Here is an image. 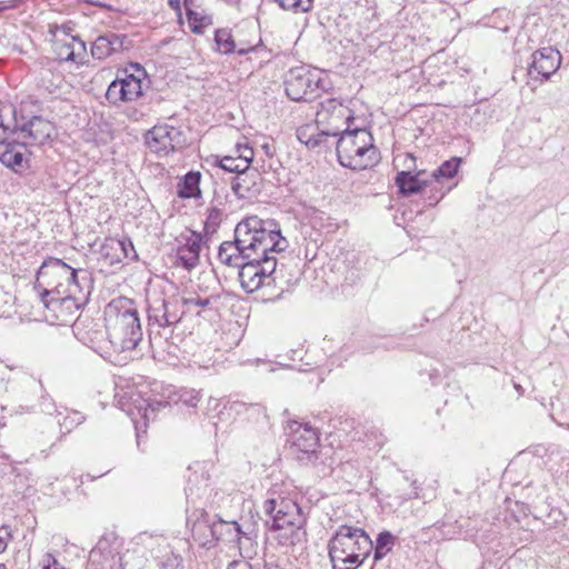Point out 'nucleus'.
I'll list each match as a JSON object with an SVG mask.
<instances>
[{
  "label": "nucleus",
  "mask_w": 569,
  "mask_h": 569,
  "mask_svg": "<svg viewBox=\"0 0 569 569\" xmlns=\"http://www.w3.org/2000/svg\"><path fill=\"white\" fill-rule=\"evenodd\" d=\"M286 250L288 241L271 220L257 216L242 219L234 229V241H224L218 251L219 260L230 267H239L247 258L254 260L257 249Z\"/></svg>",
  "instance_id": "obj_1"
},
{
  "label": "nucleus",
  "mask_w": 569,
  "mask_h": 569,
  "mask_svg": "<svg viewBox=\"0 0 569 569\" xmlns=\"http://www.w3.org/2000/svg\"><path fill=\"white\" fill-rule=\"evenodd\" d=\"M108 339L114 352L132 353L142 340L138 310L132 300L121 298L109 306ZM132 358L131 355L124 359Z\"/></svg>",
  "instance_id": "obj_2"
},
{
  "label": "nucleus",
  "mask_w": 569,
  "mask_h": 569,
  "mask_svg": "<svg viewBox=\"0 0 569 569\" xmlns=\"http://www.w3.org/2000/svg\"><path fill=\"white\" fill-rule=\"evenodd\" d=\"M373 542L361 528L342 525L328 542L332 569H358L369 557Z\"/></svg>",
  "instance_id": "obj_3"
},
{
  "label": "nucleus",
  "mask_w": 569,
  "mask_h": 569,
  "mask_svg": "<svg viewBox=\"0 0 569 569\" xmlns=\"http://www.w3.org/2000/svg\"><path fill=\"white\" fill-rule=\"evenodd\" d=\"M339 136L336 150L342 167L365 170L379 162V150L373 144V138L368 130H350L349 127H346Z\"/></svg>",
  "instance_id": "obj_4"
},
{
  "label": "nucleus",
  "mask_w": 569,
  "mask_h": 569,
  "mask_svg": "<svg viewBox=\"0 0 569 569\" xmlns=\"http://www.w3.org/2000/svg\"><path fill=\"white\" fill-rule=\"evenodd\" d=\"M284 250H263L257 249L253 253L254 260L247 258L239 271L241 287L247 292H254L261 287H277L281 280V270L277 269L278 261L273 253H280Z\"/></svg>",
  "instance_id": "obj_5"
},
{
  "label": "nucleus",
  "mask_w": 569,
  "mask_h": 569,
  "mask_svg": "<svg viewBox=\"0 0 569 569\" xmlns=\"http://www.w3.org/2000/svg\"><path fill=\"white\" fill-rule=\"evenodd\" d=\"M78 270L57 258L46 260L37 272L34 288L41 290V299L73 291V287H83Z\"/></svg>",
  "instance_id": "obj_6"
},
{
  "label": "nucleus",
  "mask_w": 569,
  "mask_h": 569,
  "mask_svg": "<svg viewBox=\"0 0 569 569\" xmlns=\"http://www.w3.org/2000/svg\"><path fill=\"white\" fill-rule=\"evenodd\" d=\"M184 315L181 300L176 296L154 292L148 298V321L150 327V341L162 337L168 340L171 328L179 323Z\"/></svg>",
  "instance_id": "obj_7"
},
{
  "label": "nucleus",
  "mask_w": 569,
  "mask_h": 569,
  "mask_svg": "<svg viewBox=\"0 0 569 569\" xmlns=\"http://www.w3.org/2000/svg\"><path fill=\"white\" fill-rule=\"evenodd\" d=\"M353 119L352 111L337 99H327L320 102L316 113V123L321 127V132L317 138L309 137L303 140L306 136L305 130L298 131V138L308 147H317L321 143L320 138L323 136H339L343 132L346 127H349V121Z\"/></svg>",
  "instance_id": "obj_8"
},
{
  "label": "nucleus",
  "mask_w": 569,
  "mask_h": 569,
  "mask_svg": "<svg viewBox=\"0 0 569 569\" xmlns=\"http://www.w3.org/2000/svg\"><path fill=\"white\" fill-rule=\"evenodd\" d=\"M121 541L113 535L102 537L89 553V566L92 569H126L129 557L138 549L121 555Z\"/></svg>",
  "instance_id": "obj_9"
},
{
  "label": "nucleus",
  "mask_w": 569,
  "mask_h": 569,
  "mask_svg": "<svg viewBox=\"0 0 569 569\" xmlns=\"http://www.w3.org/2000/svg\"><path fill=\"white\" fill-rule=\"evenodd\" d=\"M144 143L152 153L163 158L184 148L187 139L180 127L163 122L146 132Z\"/></svg>",
  "instance_id": "obj_10"
},
{
  "label": "nucleus",
  "mask_w": 569,
  "mask_h": 569,
  "mask_svg": "<svg viewBox=\"0 0 569 569\" xmlns=\"http://www.w3.org/2000/svg\"><path fill=\"white\" fill-rule=\"evenodd\" d=\"M286 94L292 101H308L318 97L322 88L318 73L306 66L291 68L284 76Z\"/></svg>",
  "instance_id": "obj_11"
},
{
  "label": "nucleus",
  "mask_w": 569,
  "mask_h": 569,
  "mask_svg": "<svg viewBox=\"0 0 569 569\" xmlns=\"http://www.w3.org/2000/svg\"><path fill=\"white\" fill-rule=\"evenodd\" d=\"M89 291L83 287H73L72 292L51 296L41 299L43 306L52 312V317L60 323H68L72 320L74 313L87 302Z\"/></svg>",
  "instance_id": "obj_12"
},
{
  "label": "nucleus",
  "mask_w": 569,
  "mask_h": 569,
  "mask_svg": "<svg viewBox=\"0 0 569 569\" xmlns=\"http://www.w3.org/2000/svg\"><path fill=\"white\" fill-rule=\"evenodd\" d=\"M14 121L13 134L17 136L18 140L22 141V144L41 146L47 142L54 132L53 124L39 116H33L29 120H24L23 118L19 120L16 117Z\"/></svg>",
  "instance_id": "obj_13"
},
{
  "label": "nucleus",
  "mask_w": 569,
  "mask_h": 569,
  "mask_svg": "<svg viewBox=\"0 0 569 569\" xmlns=\"http://www.w3.org/2000/svg\"><path fill=\"white\" fill-rule=\"evenodd\" d=\"M261 510L269 517L266 520V525L271 530L277 527H283V525L296 520V518L305 516L298 503L280 496L267 498L262 503Z\"/></svg>",
  "instance_id": "obj_14"
},
{
  "label": "nucleus",
  "mask_w": 569,
  "mask_h": 569,
  "mask_svg": "<svg viewBox=\"0 0 569 569\" xmlns=\"http://www.w3.org/2000/svg\"><path fill=\"white\" fill-rule=\"evenodd\" d=\"M561 53L551 48H541L532 53V61L529 66V74L541 77L542 79H549L561 64Z\"/></svg>",
  "instance_id": "obj_15"
},
{
  "label": "nucleus",
  "mask_w": 569,
  "mask_h": 569,
  "mask_svg": "<svg viewBox=\"0 0 569 569\" xmlns=\"http://www.w3.org/2000/svg\"><path fill=\"white\" fill-rule=\"evenodd\" d=\"M262 182L263 178L257 169H244L233 178L231 189L239 199L251 200L260 194Z\"/></svg>",
  "instance_id": "obj_16"
},
{
  "label": "nucleus",
  "mask_w": 569,
  "mask_h": 569,
  "mask_svg": "<svg viewBox=\"0 0 569 569\" xmlns=\"http://www.w3.org/2000/svg\"><path fill=\"white\" fill-rule=\"evenodd\" d=\"M291 430V442L298 451L311 457L316 453L319 446V436L315 428L308 423L291 421L289 425Z\"/></svg>",
  "instance_id": "obj_17"
},
{
  "label": "nucleus",
  "mask_w": 569,
  "mask_h": 569,
  "mask_svg": "<svg viewBox=\"0 0 569 569\" xmlns=\"http://www.w3.org/2000/svg\"><path fill=\"white\" fill-rule=\"evenodd\" d=\"M184 243L178 247L176 257L180 266L190 270L199 262L202 236L198 232L191 231L187 237H184Z\"/></svg>",
  "instance_id": "obj_18"
},
{
  "label": "nucleus",
  "mask_w": 569,
  "mask_h": 569,
  "mask_svg": "<svg viewBox=\"0 0 569 569\" xmlns=\"http://www.w3.org/2000/svg\"><path fill=\"white\" fill-rule=\"evenodd\" d=\"M306 517H298L283 527H277L273 530L278 531L277 540L283 547H296L303 545L307 539V532L305 529Z\"/></svg>",
  "instance_id": "obj_19"
},
{
  "label": "nucleus",
  "mask_w": 569,
  "mask_h": 569,
  "mask_svg": "<svg viewBox=\"0 0 569 569\" xmlns=\"http://www.w3.org/2000/svg\"><path fill=\"white\" fill-rule=\"evenodd\" d=\"M21 140L17 138L11 142L0 143V161L6 167L12 169L14 172H21L24 166V148Z\"/></svg>",
  "instance_id": "obj_20"
},
{
  "label": "nucleus",
  "mask_w": 569,
  "mask_h": 569,
  "mask_svg": "<svg viewBox=\"0 0 569 569\" xmlns=\"http://www.w3.org/2000/svg\"><path fill=\"white\" fill-rule=\"evenodd\" d=\"M124 38V36H120L113 32L99 36L91 47L92 57L102 60L112 53L120 51L123 48Z\"/></svg>",
  "instance_id": "obj_21"
},
{
  "label": "nucleus",
  "mask_w": 569,
  "mask_h": 569,
  "mask_svg": "<svg viewBox=\"0 0 569 569\" xmlns=\"http://www.w3.org/2000/svg\"><path fill=\"white\" fill-rule=\"evenodd\" d=\"M54 51L60 60L74 61L77 56L86 51V44L78 37L57 39L54 41Z\"/></svg>",
  "instance_id": "obj_22"
},
{
  "label": "nucleus",
  "mask_w": 569,
  "mask_h": 569,
  "mask_svg": "<svg viewBox=\"0 0 569 569\" xmlns=\"http://www.w3.org/2000/svg\"><path fill=\"white\" fill-rule=\"evenodd\" d=\"M423 171L411 173L409 171H400L396 177V184L402 194H415L427 186L428 181L421 179Z\"/></svg>",
  "instance_id": "obj_23"
},
{
  "label": "nucleus",
  "mask_w": 569,
  "mask_h": 569,
  "mask_svg": "<svg viewBox=\"0 0 569 569\" xmlns=\"http://www.w3.org/2000/svg\"><path fill=\"white\" fill-rule=\"evenodd\" d=\"M200 180L201 173L199 171L188 172L178 183V196L182 199L199 198L201 196Z\"/></svg>",
  "instance_id": "obj_24"
},
{
  "label": "nucleus",
  "mask_w": 569,
  "mask_h": 569,
  "mask_svg": "<svg viewBox=\"0 0 569 569\" xmlns=\"http://www.w3.org/2000/svg\"><path fill=\"white\" fill-rule=\"evenodd\" d=\"M234 530L238 548L243 559H252L258 553V542L249 533L243 532L237 522L231 523Z\"/></svg>",
  "instance_id": "obj_25"
},
{
  "label": "nucleus",
  "mask_w": 569,
  "mask_h": 569,
  "mask_svg": "<svg viewBox=\"0 0 569 569\" xmlns=\"http://www.w3.org/2000/svg\"><path fill=\"white\" fill-rule=\"evenodd\" d=\"M123 243L118 238H106L100 247V254L110 263H119L124 259Z\"/></svg>",
  "instance_id": "obj_26"
},
{
  "label": "nucleus",
  "mask_w": 569,
  "mask_h": 569,
  "mask_svg": "<svg viewBox=\"0 0 569 569\" xmlns=\"http://www.w3.org/2000/svg\"><path fill=\"white\" fill-rule=\"evenodd\" d=\"M460 163H461V158H458V157H455V158H451V159L445 161L438 169H436L431 173L432 179L436 182L440 183L445 179L453 178L458 172Z\"/></svg>",
  "instance_id": "obj_27"
},
{
  "label": "nucleus",
  "mask_w": 569,
  "mask_h": 569,
  "mask_svg": "<svg viewBox=\"0 0 569 569\" xmlns=\"http://www.w3.org/2000/svg\"><path fill=\"white\" fill-rule=\"evenodd\" d=\"M106 98L111 104H119L121 102H130L129 96L126 92L123 87V82H121V77L118 76L116 80H113L106 92Z\"/></svg>",
  "instance_id": "obj_28"
},
{
  "label": "nucleus",
  "mask_w": 569,
  "mask_h": 569,
  "mask_svg": "<svg viewBox=\"0 0 569 569\" xmlns=\"http://www.w3.org/2000/svg\"><path fill=\"white\" fill-rule=\"evenodd\" d=\"M395 545V537L389 531H382L378 535L376 546H375V553H373V560L375 562L381 560L393 547Z\"/></svg>",
  "instance_id": "obj_29"
},
{
  "label": "nucleus",
  "mask_w": 569,
  "mask_h": 569,
  "mask_svg": "<svg viewBox=\"0 0 569 569\" xmlns=\"http://www.w3.org/2000/svg\"><path fill=\"white\" fill-rule=\"evenodd\" d=\"M123 73L124 76L121 77V82H123L129 100L134 101L142 96L141 78L136 74H127L126 71Z\"/></svg>",
  "instance_id": "obj_30"
},
{
  "label": "nucleus",
  "mask_w": 569,
  "mask_h": 569,
  "mask_svg": "<svg viewBox=\"0 0 569 569\" xmlns=\"http://www.w3.org/2000/svg\"><path fill=\"white\" fill-rule=\"evenodd\" d=\"M217 49L223 54H229L236 51V44L228 29H218L214 34Z\"/></svg>",
  "instance_id": "obj_31"
},
{
  "label": "nucleus",
  "mask_w": 569,
  "mask_h": 569,
  "mask_svg": "<svg viewBox=\"0 0 569 569\" xmlns=\"http://www.w3.org/2000/svg\"><path fill=\"white\" fill-rule=\"evenodd\" d=\"M136 545L142 546L144 548H153L157 546L158 548H167L166 539L160 535H151L148 532H141L136 537Z\"/></svg>",
  "instance_id": "obj_32"
},
{
  "label": "nucleus",
  "mask_w": 569,
  "mask_h": 569,
  "mask_svg": "<svg viewBox=\"0 0 569 569\" xmlns=\"http://www.w3.org/2000/svg\"><path fill=\"white\" fill-rule=\"evenodd\" d=\"M223 212L219 208L212 207L208 209V216L204 221V230L207 233H212L217 230L222 221Z\"/></svg>",
  "instance_id": "obj_33"
},
{
  "label": "nucleus",
  "mask_w": 569,
  "mask_h": 569,
  "mask_svg": "<svg viewBox=\"0 0 569 569\" xmlns=\"http://www.w3.org/2000/svg\"><path fill=\"white\" fill-rule=\"evenodd\" d=\"M286 10L307 12L310 10L313 0H276Z\"/></svg>",
  "instance_id": "obj_34"
},
{
  "label": "nucleus",
  "mask_w": 569,
  "mask_h": 569,
  "mask_svg": "<svg viewBox=\"0 0 569 569\" xmlns=\"http://www.w3.org/2000/svg\"><path fill=\"white\" fill-rule=\"evenodd\" d=\"M237 160L239 161L241 168L250 169L249 166L253 159L254 151L248 144H237Z\"/></svg>",
  "instance_id": "obj_35"
},
{
  "label": "nucleus",
  "mask_w": 569,
  "mask_h": 569,
  "mask_svg": "<svg viewBox=\"0 0 569 569\" xmlns=\"http://www.w3.org/2000/svg\"><path fill=\"white\" fill-rule=\"evenodd\" d=\"M160 407H166L162 402L150 403L147 400H142L139 406H137L138 413L144 420L143 426H147V422L151 419V415L154 413L156 410H159Z\"/></svg>",
  "instance_id": "obj_36"
},
{
  "label": "nucleus",
  "mask_w": 569,
  "mask_h": 569,
  "mask_svg": "<svg viewBox=\"0 0 569 569\" xmlns=\"http://www.w3.org/2000/svg\"><path fill=\"white\" fill-rule=\"evenodd\" d=\"M159 569H182V558L173 552H167L159 562Z\"/></svg>",
  "instance_id": "obj_37"
},
{
  "label": "nucleus",
  "mask_w": 569,
  "mask_h": 569,
  "mask_svg": "<svg viewBox=\"0 0 569 569\" xmlns=\"http://www.w3.org/2000/svg\"><path fill=\"white\" fill-rule=\"evenodd\" d=\"M186 495H187V509H186V511H187V515H188L187 520L191 521L192 518L194 517L196 520L198 521L200 519V517H203L206 515L204 509L203 508L196 509L192 513H190V506L196 507V501H194V499L192 497L193 496L192 487H188L186 489Z\"/></svg>",
  "instance_id": "obj_38"
},
{
  "label": "nucleus",
  "mask_w": 569,
  "mask_h": 569,
  "mask_svg": "<svg viewBox=\"0 0 569 569\" xmlns=\"http://www.w3.org/2000/svg\"><path fill=\"white\" fill-rule=\"evenodd\" d=\"M219 167L226 171L236 172L237 174H239L241 171L244 170V168H241L239 161L237 160V156L236 157H233V156L222 157L219 160Z\"/></svg>",
  "instance_id": "obj_39"
},
{
  "label": "nucleus",
  "mask_w": 569,
  "mask_h": 569,
  "mask_svg": "<svg viewBox=\"0 0 569 569\" xmlns=\"http://www.w3.org/2000/svg\"><path fill=\"white\" fill-rule=\"evenodd\" d=\"M180 300H181L182 307L186 306L189 311H192L197 308L208 307L211 302L210 298H200V297L183 298Z\"/></svg>",
  "instance_id": "obj_40"
},
{
  "label": "nucleus",
  "mask_w": 569,
  "mask_h": 569,
  "mask_svg": "<svg viewBox=\"0 0 569 569\" xmlns=\"http://www.w3.org/2000/svg\"><path fill=\"white\" fill-rule=\"evenodd\" d=\"M199 400V392L196 390H183L179 396V401L187 407H197Z\"/></svg>",
  "instance_id": "obj_41"
},
{
  "label": "nucleus",
  "mask_w": 569,
  "mask_h": 569,
  "mask_svg": "<svg viewBox=\"0 0 569 569\" xmlns=\"http://www.w3.org/2000/svg\"><path fill=\"white\" fill-rule=\"evenodd\" d=\"M263 569H287V562L284 559H280L273 555L266 556Z\"/></svg>",
  "instance_id": "obj_42"
},
{
  "label": "nucleus",
  "mask_w": 569,
  "mask_h": 569,
  "mask_svg": "<svg viewBox=\"0 0 569 569\" xmlns=\"http://www.w3.org/2000/svg\"><path fill=\"white\" fill-rule=\"evenodd\" d=\"M402 166L406 168L403 171H409L411 173H416L417 167H416V158L411 153L405 154V160Z\"/></svg>",
  "instance_id": "obj_43"
},
{
  "label": "nucleus",
  "mask_w": 569,
  "mask_h": 569,
  "mask_svg": "<svg viewBox=\"0 0 569 569\" xmlns=\"http://www.w3.org/2000/svg\"><path fill=\"white\" fill-rule=\"evenodd\" d=\"M10 532L7 528H0V553L7 549Z\"/></svg>",
  "instance_id": "obj_44"
},
{
  "label": "nucleus",
  "mask_w": 569,
  "mask_h": 569,
  "mask_svg": "<svg viewBox=\"0 0 569 569\" xmlns=\"http://www.w3.org/2000/svg\"><path fill=\"white\" fill-rule=\"evenodd\" d=\"M228 569H252L251 566L242 560H233L229 563Z\"/></svg>",
  "instance_id": "obj_45"
},
{
  "label": "nucleus",
  "mask_w": 569,
  "mask_h": 569,
  "mask_svg": "<svg viewBox=\"0 0 569 569\" xmlns=\"http://www.w3.org/2000/svg\"><path fill=\"white\" fill-rule=\"evenodd\" d=\"M120 241L123 243L122 253H124V259L129 258L130 252L134 251L132 242L129 239H126V238L124 239H120Z\"/></svg>",
  "instance_id": "obj_46"
},
{
  "label": "nucleus",
  "mask_w": 569,
  "mask_h": 569,
  "mask_svg": "<svg viewBox=\"0 0 569 569\" xmlns=\"http://www.w3.org/2000/svg\"><path fill=\"white\" fill-rule=\"evenodd\" d=\"M261 150H262V151H263V153H264L267 157H269V158H271V157L273 156V148H272V146H271V144H269V143H263V144L261 146Z\"/></svg>",
  "instance_id": "obj_47"
},
{
  "label": "nucleus",
  "mask_w": 569,
  "mask_h": 569,
  "mask_svg": "<svg viewBox=\"0 0 569 569\" xmlns=\"http://www.w3.org/2000/svg\"><path fill=\"white\" fill-rule=\"evenodd\" d=\"M132 420L136 422L137 445L140 446V442H141L140 427H139L138 422L133 418H132Z\"/></svg>",
  "instance_id": "obj_48"
},
{
  "label": "nucleus",
  "mask_w": 569,
  "mask_h": 569,
  "mask_svg": "<svg viewBox=\"0 0 569 569\" xmlns=\"http://www.w3.org/2000/svg\"><path fill=\"white\" fill-rule=\"evenodd\" d=\"M187 17L189 20H197V13L187 7Z\"/></svg>",
  "instance_id": "obj_49"
},
{
  "label": "nucleus",
  "mask_w": 569,
  "mask_h": 569,
  "mask_svg": "<svg viewBox=\"0 0 569 569\" xmlns=\"http://www.w3.org/2000/svg\"><path fill=\"white\" fill-rule=\"evenodd\" d=\"M168 3L173 9H179L180 7V0H168Z\"/></svg>",
  "instance_id": "obj_50"
},
{
  "label": "nucleus",
  "mask_w": 569,
  "mask_h": 569,
  "mask_svg": "<svg viewBox=\"0 0 569 569\" xmlns=\"http://www.w3.org/2000/svg\"><path fill=\"white\" fill-rule=\"evenodd\" d=\"M249 51H250V49L241 48V49H239L237 52H238L240 56H242V54L248 53Z\"/></svg>",
  "instance_id": "obj_51"
},
{
  "label": "nucleus",
  "mask_w": 569,
  "mask_h": 569,
  "mask_svg": "<svg viewBox=\"0 0 569 569\" xmlns=\"http://www.w3.org/2000/svg\"><path fill=\"white\" fill-rule=\"evenodd\" d=\"M516 390L519 392V395L523 393V389L520 385H515Z\"/></svg>",
  "instance_id": "obj_52"
},
{
  "label": "nucleus",
  "mask_w": 569,
  "mask_h": 569,
  "mask_svg": "<svg viewBox=\"0 0 569 569\" xmlns=\"http://www.w3.org/2000/svg\"><path fill=\"white\" fill-rule=\"evenodd\" d=\"M445 192H441L439 197L435 198V203H437L441 198H443Z\"/></svg>",
  "instance_id": "obj_53"
},
{
  "label": "nucleus",
  "mask_w": 569,
  "mask_h": 569,
  "mask_svg": "<svg viewBox=\"0 0 569 569\" xmlns=\"http://www.w3.org/2000/svg\"><path fill=\"white\" fill-rule=\"evenodd\" d=\"M136 67H137V70H138L141 74H143V73H144V71H143V70H142L138 64H137Z\"/></svg>",
  "instance_id": "obj_54"
},
{
  "label": "nucleus",
  "mask_w": 569,
  "mask_h": 569,
  "mask_svg": "<svg viewBox=\"0 0 569 569\" xmlns=\"http://www.w3.org/2000/svg\"><path fill=\"white\" fill-rule=\"evenodd\" d=\"M282 292H284V288L280 286V293L278 295V297H280Z\"/></svg>",
  "instance_id": "obj_55"
},
{
  "label": "nucleus",
  "mask_w": 569,
  "mask_h": 569,
  "mask_svg": "<svg viewBox=\"0 0 569 569\" xmlns=\"http://www.w3.org/2000/svg\"><path fill=\"white\" fill-rule=\"evenodd\" d=\"M0 569H7L6 565L0 563Z\"/></svg>",
  "instance_id": "obj_56"
},
{
  "label": "nucleus",
  "mask_w": 569,
  "mask_h": 569,
  "mask_svg": "<svg viewBox=\"0 0 569 569\" xmlns=\"http://www.w3.org/2000/svg\"><path fill=\"white\" fill-rule=\"evenodd\" d=\"M130 558H131V556L129 557V559H130ZM129 566H130V563H129L127 567H129ZM136 567H137V566L131 565V568H136Z\"/></svg>",
  "instance_id": "obj_57"
},
{
  "label": "nucleus",
  "mask_w": 569,
  "mask_h": 569,
  "mask_svg": "<svg viewBox=\"0 0 569 569\" xmlns=\"http://www.w3.org/2000/svg\"><path fill=\"white\" fill-rule=\"evenodd\" d=\"M186 4L188 3V0H184Z\"/></svg>",
  "instance_id": "obj_58"
}]
</instances>
